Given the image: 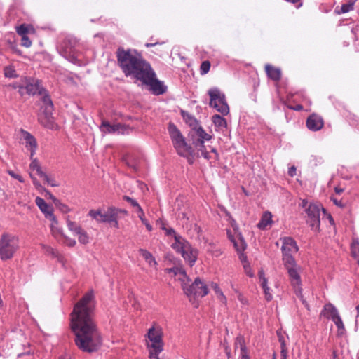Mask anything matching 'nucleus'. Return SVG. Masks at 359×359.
Wrapping results in <instances>:
<instances>
[{
    "mask_svg": "<svg viewBox=\"0 0 359 359\" xmlns=\"http://www.w3.org/2000/svg\"><path fill=\"white\" fill-rule=\"evenodd\" d=\"M51 231L54 236H57V235H62V231L60 228L57 227V223L55 224L54 222H52L50 224Z\"/></svg>",
    "mask_w": 359,
    "mask_h": 359,
    "instance_id": "obj_41",
    "label": "nucleus"
},
{
    "mask_svg": "<svg viewBox=\"0 0 359 359\" xmlns=\"http://www.w3.org/2000/svg\"><path fill=\"white\" fill-rule=\"evenodd\" d=\"M161 229L165 231V233L167 236H173L174 238H175V236H178L175 230L172 228H167L164 224H162Z\"/></svg>",
    "mask_w": 359,
    "mask_h": 359,
    "instance_id": "obj_44",
    "label": "nucleus"
},
{
    "mask_svg": "<svg viewBox=\"0 0 359 359\" xmlns=\"http://www.w3.org/2000/svg\"><path fill=\"white\" fill-rule=\"evenodd\" d=\"M172 248L180 252L191 266L196 262L198 251L190 245V244L181 236H175V242L172 244Z\"/></svg>",
    "mask_w": 359,
    "mask_h": 359,
    "instance_id": "obj_6",
    "label": "nucleus"
},
{
    "mask_svg": "<svg viewBox=\"0 0 359 359\" xmlns=\"http://www.w3.org/2000/svg\"><path fill=\"white\" fill-rule=\"evenodd\" d=\"M221 251L219 250H215V252H214V255L216 256V257H218L221 255Z\"/></svg>",
    "mask_w": 359,
    "mask_h": 359,
    "instance_id": "obj_64",
    "label": "nucleus"
},
{
    "mask_svg": "<svg viewBox=\"0 0 359 359\" xmlns=\"http://www.w3.org/2000/svg\"><path fill=\"white\" fill-rule=\"evenodd\" d=\"M295 172H296V168L294 166L291 167L290 168V170H288V174L291 177H293L295 175Z\"/></svg>",
    "mask_w": 359,
    "mask_h": 359,
    "instance_id": "obj_57",
    "label": "nucleus"
},
{
    "mask_svg": "<svg viewBox=\"0 0 359 359\" xmlns=\"http://www.w3.org/2000/svg\"><path fill=\"white\" fill-rule=\"evenodd\" d=\"M121 215H127L128 212L124 210L117 209L114 208L112 214L110 215V218L109 219L108 223L110 224L112 226L118 228V219L121 217Z\"/></svg>",
    "mask_w": 359,
    "mask_h": 359,
    "instance_id": "obj_22",
    "label": "nucleus"
},
{
    "mask_svg": "<svg viewBox=\"0 0 359 359\" xmlns=\"http://www.w3.org/2000/svg\"><path fill=\"white\" fill-rule=\"evenodd\" d=\"M272 222L271 214L269 212H266L262 215L261 221L258 223L257 226L261 229H265L268 226H270Z\"/></svg>",
    "mask_w": 359,
    "mask_h": 359,
    "instance_id": "obj_28",
    "label": "nucleus"
},
{
    "mask_svg": "<svg viewBox=\"0 0 359 359\" xmlns=\"http://www.w3.org/2000/svg\"><path fill=\"white\" fill-rule=\"evenodd\" d=\"M25 90L27 93L29 95H35L39 93V95H43L44 89L41 85V82L36 79H29L27 82Z\"/></svg>",
    "mask_w": 359,
    "mask_h": 359,
    "instance_id": "obj_19",
    "label": "nucleus"
},
{
    "mask_svg": "<svg viewBox=\"0 0 359 359\" xmlns=\"http://www.w3.org/2000/svg\"><path fill=\"white\" fill-rule=\"evenodd\" d=\"M140 254L144 257L145 261L148 263L150 266H156L157 264L153 255L147 250L144 249L139 250Z\"/></svg>",
    "mask_w": 359,
    "mask_h": 359,
    "instance_id": "obj_29",
    "label": "nucleus"
},
{
    "mask_svg": "<svg viewBox=\"0 0 359 359\" xmlns=\"http://www.w3.org/2000/svg\"><path fill=\"white\" fill-rule=\"evenodd\" d=\"M298 250L296 241L293 238L291 237L283 238L281 248L283 263L286 262L287 259H294L292 255L297 253Z\"/></svg>",
    "mask_w": 359,
    "mask_h": 359,
    "instance_id": "obj_13",
    "label": "nucleus"
},
{
    "mask_svg": "<svg viewBox=\"0 0 359 359\" xmlns=\"http://www.w3.org/2000/svg\"><path fill=\"white\" fill-rule=\"evenodd\" d=\"M332 200L333 203H334L336 205H337V206H339V207H343V206H344V204L341 203V201H339L338 199L334 198H332Z\"/></svg>",
    "mask_w": 359,
    "mask_h": 359,
    "instance_id": "obj_54",
    "label": "nucleus"
},
{
    "mask_svg": "<svg viewBox=\"0 0 359 359\" xmlns=\"http://www.w3.org/2000/svg\"><path fill=\"white\" fill-rule=\"evenodd\" d=\"M167 272L169 273H172L175 276H178V279L183 283L185 282V280H188L185 271L181 267H175L166 269Z\"/></svg>",
    "mask_w": 359,
    "mask_h": 359,
    "instance_id": "obj_26",
    "label": "nucleus"
},
{
    "mask_svg": "<svg viewBox=\"0 0 359 359\" xmlns=\"http://www.w3.org/2000/svg\"><path fill=\"white\" fill-rule=\"evenodd\" d=\"M229 233V238L231 239V242L233 243V245L236 250L238 252L243 251L246 248V243L244 241L243 238L241 236V235H237L236 237L231 236V235Z\"/></svg>",
    "mask_w": 359,
    "mask_h": 359,
    "instance_id": "obj_23",
    "label": "nucleus"
},
{
    "mask_svg": "<svg viewBox=\"0 0 359 359\" xmlns=\"http://www.w3.org/2000/svg\"><path fill=\"white\" fill-rule=\"evenodd\" d=\"M100 130L104 133H118V134H128L130 128L121 123L111 125L107 121H103L100 127Z\"/></svg>",
    "mask_w": 359,
    "mask_h": 359,
    "instance_id": "obj_15",
    "label": "nucleus"
},
{
    "mask_svg": "<svg viewBox=\"0 0 359 359\" xmlns=\"http://www.w3.org/2000/svg\"><path fill=\"white\" fill-rule=\"evenodd\" d=\"M285 1L294 4L297 8H299L302 5V0H285Z\"/></svg>",
    "mask_w": 359,
    "mask_h": 359,
    "instance_id": "obj_52",
    "label": "nucleus"
},
{
    "mask_svg": "<svg viewBox=\"0 0 359 359\" xmlns=\"http://www.w3.org/2000/svg\"><path fill=\"white\" fill-rule=\"evenodd\" d=\"M64 236V238H65V243L70 246V247H73L76 245V241L74 239H72V238H70L67 236Z\"/></svg>",
    "mask_w": 359,
    "mask_h": 359,
    "instance_id": "obj_47",
    "label": "nucleus"
},
{
    "mask_svg": "<svg viewBox=\"0 0 359 359\" xmlns=\"http://www.w3.org/2000/svg\"><path fill=\"white\" fill-rule=\"evenodd\" d=\"M78 240L81 244H87L89 242V236L85 230H83L78 236Z\"/></svg>",
    "mask_w": 359,
    "mask_h": 359,
    "instance_id": "obj_40",
    "label": "nucleus"
},
{
    "mask_svg": "<svg viewBox=\"0 0 359 359\" xmlns=\"http://www.w3.org/2000/svg\"><path fill=\"white\" fill-rule=\"evenodd\" d=\"M212 287L217 294V298L224 304H226V298L223 294L222 291L219 289L217 285L215 284Z\"/></svg>",
    "mask_w": 359,
    "mask_h": 359,
    "instance_id": "obj_38",
    "label": "nucleus"
},
{
    "mask_svg": "<svg viewBox=\"0 0 359 359\" xmlns=\"http://www.w3.org/2000/svg\"><path fill=\"white\" fill-rule=\"evenodd\" d=\"M283 264L287 271L290 284L295 294L299 298H300L306 308L308 310H309V304L304 298V296L302 292L301 273L303 271L302 267L296 263L295 259H287V260H286V262H284Z\"/></svg>",
    "mask_w": 359,
    "mask_h": 359,
    "instance_id": "obj_3",
    "label": "nucleus"
},
{
    "mask_svg": "<svg viewBox=\"0 0 359 359\" xmlns=\"http://www.w3.org/2000/svg\"><path fill=\"white\" fill-rule=\"evenodd\" d=\"M8 174L13 178L18 180V181H20V182H24V180L22 178V176H20V175L18 174H16L12 170H9L8 171Z\"/></svg>",
    "mask_w": 359,
    "mask_h": 359,
    "instance_id": "obj_48",
    "label": "nucleus"
},
{
    "mask_svg": "<svg viewBox=\"0 0 359 359\" xmlns=\"http://www.w3.org/2000/svg\"><path fill=\"white\" fill-rule=\"evenodd\" d=\"M287 349L281 348L280 351V359H287Z\"/></svg>",
    "mask_w": 359,
    "mask_h": 359,
    "instance_id": "obj_53",
    "label": "nucleus"
},
{
    "mask_svg": "<svg viewBox=\"0 0 359 359\" xmlns=\"http://www.w3.org/2000/svg\"><path fill=\"white\" fill-rule=\"evenodd\" d=\"M177 154L182 156L186 157L190 163H192V158L194 151L192 148L187 144L183 136L172 142Z\"/></svg>",
    "mask_w": 359,
    "mask_h": 359,
    "instance_id": "obj_11",
    "label": "nucleus"
},
{
    "mask_svg": "<svg viewBox=\"0 0 359 359\" xmlns=\"http://www.w3.org/2000/svg\"><path fill=\"white\" fill-rule=\"evenodd\" d=\"M144 83L149 86L156 95L163 94L165 91L163 84L155 78V74L150 67L148 71L140 79Z\"/></svg>",
    "mask_w": 359,
    "mask_h": 359,
    "instance_id": "obj_9",
    "label": "nucleus"
},
{
    "mask_svg": "<svg viewBox=\"0 0 359 359\" xmlns=\"http://www.w3.org/2000/svg\"><path fill=\"white\" fill-rule=\"evenodd\" d=\"M208 95L210 97V105L211 107L215 108L223 115L229 113V108L225 100V95L217 88L210 89Z\"/></svg>",
    "mask_w": 359,
    "mask_h": 359,
    "instance_id": "obj_8",
    "label": "nucleus"
},
{
    "mask_svg": "<svg viewBox=\"0 0 359 359\" xmlns=\"http://www.w3.org/2000/svg\"><path fill=\"white\" fill-rule=\"evenodd\" d=\"M182 287L184 293L189 297L191 301L199 297H203L208 292L206 285L198 278H196L194 282L191 285H188L185 282L182 283Z\"/></svg>",
    "mask_w": 359,
    "mask_h": 359,
    "instance_id": "obj_7",
    "label": "nucleus"
},
{
    "mask_svg": "<svg viewBox=\"0 0 359 359\" xmlns=\"http://www.w3.org/2000/svg\"><path fill=\"white\" fill-rule=\"evenodd\" d=\"M212 122L217 130H222L226 128V120L219 115L213 116Z\"/></svg>",
    "mask_w": 359,
    "mask_h": 359,
    "instance_id": "obj_30",
    "label": "nucleus"
},
{
    "mask_svg": "<svg viewBox=\"0 0 359 359\" xmlns=\"http://www.w3.org/2000/svg\"><path fill=\"white\" fill-rule=\"evenodd\" d=\"M147 228V229L149 231H151L152 230V226L151 225L149 224V223L147 222H146V224H144Z\"/></svg>",
    "mask_w": 359,
    "mask_h": 359,
    "instance_id": "obj_62",
    "label": "nucleus"
},
{
    "mask_svg": "<svg viewBox=\"0 0 359 359\" xmlns=\"http://www.w3.org/2000/svg\"><path fill=\"white\" fill-rule=\"evenodd\" d=\"M260 282H261V286L262 287V289L264 288H266V287H269L267 286V280L266 278H263V279L260 280Z\"/></svg>",
    "mask_w": 359,
    "mask_h": 359,
    "instance_id": "obj_55",
    "label": "nucleus"
},
{
    "mask_svg": "<svg viewBox=\"0 0 359 359\" xmlns=\"http://www.w3.org/2000/svg\"><path fill=\"white\" fill-rule=\"evenodd\" d=\"M93 294L86 293L74 306L71 325L75 334V342L83 351L93 352L101 345V338L93 318Z\"/></svg>",
    "mask_w": 359,
    "mask_h": 359,
    "instance_id": "obj_1",
    "label": "nucleus"
},
{
    "mask_svg": "<svg viewBox=\"0 0 359 359\" xmlns=\"http://www.w3.org/2000/svg\"><path fill=\"white\" fill-rule=\"evenodd\" d=\"M332 320L338 328L339 334H342L344 331V325L339 315L338 316H335Z\"/></svg>",
    "mask_w": 359,
    "mask_h": 359,
    "instance_id": "obj_36",
    "label": "nucleus"
},
{
    "mask_svg": "<svg viewBox=\"0 0 359 359\" xmlns=\"http://www.w3.org/2000/svg\"><path fill=\"white\" fill-rule=\"evenodd\" d=\"M265 298L267 301H271L272 299V294L269 292V287H266L263 289Z\"/></svg>",
    "mask_w": 359,
    "mask_h": 359,
    "instance_id": "obj_50",
    "label": "nucleus"
},
{
    "mask_svg": "<svg viewBox=\"0 0 359 359\" xmlns=\"http://www.w3.org/2000/svg\"><path fill=\"white\" fill-rule=\"evenodd\" d=\"M67 226L68 229L75 236H78L83 230L79 224L69 219L67 220Z\"/></svg>",
    "mask_w": 359,
    "mask_h": 359,
    "instance_id": "obj_33",
    "label": "nucleus"
},
{
    "mask_svg": "<svg viewBox=\"0 0 359 359\" xmlns=\"http://www.w3.org/2000/svg\"><path fill=\"white\" fill-rule=\"evenodd\" d=\"M210 68V63L209 61H204L201 65V74H207Z\"/></svg>",
    "mask_w": 359,
    "mask_h": 359,
    "instance_id": "obj_42",
    "label": "nucleus"
},
{
    "mask_svg": "<svg viewBox=\"0 0 359 359\" xmlns=\"http://www.w3.org/2000/svg\"><path fill=\"white\" fill-rule=\"evenodd\" d=\"M238 346L241 348V359H250L248 356L247 350L244 345V339L241 336L238 337L236 340V346L237 347Z\"/></svg>",
    "mask_w": 359,
    "mask_h": 359,
    "instance_id": "obj_32",
    "label": "nucleus"
},
{
    "mask_svg": "<svg viewBox=\"0 0 359 359\" xmlns=\"http://www.w3.org/2000/svg\"><path fill=\"white\" fill-rule=\"evenodd\" d=\"M150 358L151 359H160L158 358V355H154L153 352L151 353Z\"/></svg>",
    "mask_w": 359,
    "mask_h": 359,
    "instance_id": "obj_63",
    "label": "nucleus"
},
{
    "mask_svg": "<svg viewBox=\"0 0 359 359\" xmlns=\"http://www.w3.org/2000/svg\"><path fill=\"white\" fill-rule=\"evenodd\" d=\"M244 266V269H245V273H246L248 276H249L252 277V276H253V274L251 273L250 267H249V266H247V265H245V264H244V266Z\"/></svg>",
    "mask_w": 359,
    "mask_h": 359,
    "instance_id": "obj_56",
    "label": "nucleus"
},
{
    "mask_svg": "<svg viewBox=\"0 0 359 359\" xmlns=\"http://www.w3.org/2000/svg\"><path fill=\"white\" fill-rule=\"evenodd\" d=\"M21 45L26 48H29L32 46V41L27 36H22Z\"/></svg>",
    "mask_w": 359,
    "mask_h": 359,
    "instance_id": "obj_45",
    "label": "nucleus"
},
{
    "mask_svg": "<svg viewBox=\"0 0 359 359\" xmlns=\"http://www.w3.org/2000/svg\"><path fill=\"white\" fill-rule=\"evenodd\" d=\"M42 95H43L42 102H43V106L41 110H43V109H53L52 101H51L50 97L46 94L45 90L43 91V94Z\"/></svg>",
    "mask_w": 359,
    "mask_h": 359,
    "instance_id": "obj_35",
    "label": "nucleus"
},
{
    "mask_svg": "<svg viewBox=\"0 0 359 359\" xmlns=\"http://www.w3.org/2000/svg\"><path fill=\"white\" fill-rule=\"evenodd\" d=\"M306 125L309 130H318L323 126V120L320 116L313 114L307 118Z\"/></svg>",
    "mask_w": 359,
    "mask_h": 359,
    "instance_id": "obj_21",
    "label": "nucleus"
},
{
    "mask_svg": "<svg viewBox=\"0 0 359 359\" xmlns=\"http://www.w3.org/2000/svg\"><path fill=\"white\" fill-rule=\"evenodd\" d=\"M334 191L337 194H340L344 191V189L340 187H335Z\"/></svg>",
    "mask_w": 359,
    "mask_h": 359,
    "instance_id": "obj_60",
    "label": "nucleus"
},
{
    "mask_svg": "<svg viewBox=\"0 0 359 359\" xmlns=\"http://www.w3.org/2000/svg\"><path fill=\"white\" fill-rule=\"evenodd\" d=\"M265 69L268 76L273 81H278L281 77V72L279 69L276 68L270 65L265 66Z\"/></svg>",
    "mask_w": 359,
    "mask_h": 359,
    "instance_id": "obj_24",
    "label": "nucleus"
},
{
    "mask_svg": "<svg viewBox=\"0 0 359 359\" xmlns=\"http://www.w3.org/2000/svg\"><path fill=\"white\" fill-rule=\"evenodd\" d=\"M60 209L63 212H68L69 208L65 205H61Z\"/></svg>",
    "mask_w": 359,
    "mask_h": 359,
    "instance_id": "obj_61",
    "label": "nucleus"
},
{
    "mask_svg": "<svg viewBox=\"0 0 359 359\" xmlns=\"http://www.w3.org/2000/svg\"><path fill=\"white\" fill-rule=\"evenodd\" d=\"M32 161L29 165V176L32 180L33 184L39 191L43 190V187L41 186L40 182L37 180V179L34 176L33 172H36V174L39 175L40 177H43L45 176V172L43 171L41 166L40 165L39 161L36 158H32Z\"/></svg>",
    "mask_w": 359,
    "mask_h": 359,
    "instance_id": "obj_16",
    "label": "nucleus"
},
{
    "mask_svg": "<svg viewBox=\"0 0 359 359\" xmlns=\"http://www.w3.org/2000/svg\"><path fill=\"white\" fill-rule=\"evenodd\" d=\"M126 164L129 166V167H131L133 168L135 170H137V166L136 164L133 163L132 162V159L130 158H128V159H126Z\"/></svg>",
    "mask_w": 359,
    "mask_h": 359,
    "instance_id": "obj_51",
    "label": "nucleus"
},
{
    "mask_svg": "<svg viewBox=\"0 0 359 359\" xmlns=\"http://www.w3.org/2000/svg\"><path fill=\"white\" fill-rule=\"evenodd\" d=\"M324 316L327 318L334 319L335 316H338L339 313L337 309L331 304H327L325 306L323 311Z\"/></svg>",
    "mask_w": 359,
    "mask_h": 359,
    "instance_id": "obj_25",
    "label": "nucleus"
},
{
    "mask_svg": "<svg viewBox=\"0 0 359 359\" xmlns=\"http://www.w3.org/2000/svg\"><path fill=\"white\" fill-rule=\"evenodd\" d=\"M148 338L151 342L149 346L152 348L151 352L154 355H158L162 351L163 342L161 336V330L160 328L151 327L148 331Z\"/></svg>",
    "mask_w": 359,
    "mask_h": 359,
    "instance_id": "obj_10",
    "label": "nucleus"
},
{
    "mask_svg": "<svg viewBox=\"0 0 359 359\" xmlns=\"http://www.w3.org/2000/svg\"><path fill=\"white\" fill-rule=\"evenodd\" d=\"M114 207L108 208L107 210L102 209H92L89 210L88 216L97 223H108L110 215L112 214Z\"/></svg>",
    "mask_w": 359,
    "mask_h": 359,
    "instance_id": "obj_14",
    "label": "nucleus"
},
{
    "mask_svg": "<svg viewBox=\"0 0 359 359\" xmlns=\"http://www.w3.org/2000/svg\"><path fill=\"white\" fill-rule=\"evenodd\" d=\"M21 133L22 139L25 141V147L30 150V157L31 158H32L37 146L36 139L34 137V136H32L27 131L22 130Z\"/></svg>",
    "mask_w": 359,
    "mask_h": 359,
    "instance_id": "obj_20",
    "label": "nucleus"
},
{
    "mask_svg": "<svg viewBox=\"0 0 359 359\" xmlns=\"http://www.w3.org/2000/svg\"><path fill=\"white\" fill-rule=\"evenodd\" d=\"M168 130L172 142L183 136L177 127L172 123H169Z\"/></svg>",
    "mask_w": 359,
    "mask_h": 359,
    "instance_id": "obj_31",
    "label": "nucleus"
},
{
    "mask_svg": "<svg viewBox=\"0 0 359 359\" xmlns=\"http://www.w3.org/2000/svg\"><path fill=\"white\" fill-rule=\"evenodd\" d=\"M138 212H139V218L140 219V220L142 221V222L143 224H146V222H147V220L144 218V212H143V210L142 209L141 207H139V209L137 210Z\"/></svg>",
    "mask_w": 359,
    "mask_h": 359,
    "instance_id": "obj_49",
    "label": "nucleus"
},
{
    "mask_svg": "<svg viewBox=\"0 0 359 359\" xmlns=\"http://www.w3.org/2000/svg\"><path fill=\"white\" fill-rule=\"evenodd\" d=\"M353 8H354V1H349L347 4H342V6L341 7V11L339 12V13H348V12L353 10Z\"/></svg>",
    "mask_w": 359,
    "mask_h": 359,
    "instance_id": "obj_37",
    "label": "nucleus"
},
{
    "mask_svg": "<svg viewBox=\"0 0 359 359\" xmlns=\"http://www.w3.org/2000/svg\"><path fill=\"white\" fill-rule=\"evenodd\" d=\"M33 29L32 27L30 25H27L25 24L21 25L18 27H17V33L21 36H27L26 34L29 33L30 31Z\"/></svg>",
    "mask_w": 359,
    "mask_h": 359,
    "instance_id": "obj_34",
    "label": "nucleus"
},
{
    "mask_svg": "<svg viewBox=\"0 0 359 359\" xmlns=\"http://www.w3.org/2000/svg\"><path fill=\"white\" fill-rule=\"evenodd\" d=\"M42 178L45 180V182L48 184L50 185L51 187L58 186L57 183L50 175H48L47 174H45V176H43Z\"/></svg>",
    "mask_w": 359,
    "mask_h": 359,
    "instance_id": "obj_43",
    "label": "nucleus"
},
{
    "mask_svg": "<svg viewBox=\"0 0 359 359\" xmlns=\"http://www.w3.org/2000/svg\"><path fill=\"white\" fill-rule=\"evenodd\" d=\"M123 198H124V200L129 202L133 207H136L137 208V210L139 209V207H140L136 201L133 200V198H130L129 196H125L123 197Z\"/></svg>",
    "mask_w": 359,
    "mask_h": 359,
    "instance_id": "obj_46",
    "label": "nucleus"
},
{
    "mask_svg": "<svg viewBox=\"0 0 359 359\" xmlns=\"http://www.w3.org/2000/svg\"><path fill=\"white\" fill-rule=\"evenodd\" d=\"M356 310H357V316H356L355 324H356V325H358V324L359 323V305L357 306Z\"/></svg>",
    "mask_w": 359,
    "mask_h": 359,
    "instance_id": "obj_59",
    "label": "nucleus"
},
{
    "mask_svg": "<svg viewBox=\"0 0 359 359\" xmlns=\"http://www.w3.org/2000/svg\"><path fill=\"white\" fill-rule=\"evenodd\" d=\"M19 248L18 238L5 232L0 238V258L2 260L11 259Z\"/></svg>",
    "mask_w": 359,
    "mask_h": 359,
    "instance_id": "obj_5",
    "label": "nucleus"
},
{
    "mask_svg": "<svg viewBox=\"0 0 359 359\" xmlns=\"http://www.w3.org/2000/svg\"><path fill=\"white\" fill-rule=\"evenodd\" d=\"M189 137L194 147L198 152L200 151L201 153V156L205 159L212 158V154L217 158V154L215 149H211L210 152L206 150L204 141L210 140L212 136L205 133L201 126L193 128L189 133Z\"/></svg>",
    "mask_w": 359,
    "mask_h": 359,
    "instance_id": "obj_4",
    "label": "nucleus"
},
{
    "mask_svg": "<svg viewBox=\"0 0 359 359\" xmlns=\"http://www.w3.org/2000/svg\"><path fill=\"white\" fill-rule=\"evenodd\" d=\"M4 75L6 77L15 78L17 76L14 67L11 65L4 67Z\"/></svg>",
    "mask_w": 359,
    "mask_h": 359,
    "instance_id": "obj_39",
    "label": "nucleus"
},
{
    "mask_svg": "<svg viewBox=\"0 0 359 359\" xmlns=\"http://www.w3.org/2000/svg\"><path fill=\"white\" fill-rule=\"evenodd\" d=\"M35 202L41 211L45 214L46 217L50 219L51 222H54L55 224H57V219L53 213L52 208L48 205L43 198L40 197H36Z\"/></svg>",
    "mask_w": 359,
    "mask_h": 359,
    "instance_id": "obj_17",
    "label": "nucleus"
},
{
    "mask_svg": "<svg viewBox=\"0 0 359 359\" xmlns=\"http://www.w3.org/2000/svg\"><path fill=\"white\" fill-rule=\"evenodd\" d=\"M279 341L280 343L281 348H287L285 341L282 337H279Z\"/></svg>",
    "mask_w": 359,
    "mask_h": 359,
    "instance_id": "obj_58",
    "label": "nucleus"
},
{
    "mask_svg": "<svg viewBox=\"0 0 359 359\" xmlns=\"http://www.w3.org/2000/svg\"><path fill=\"white\" fill-rule=\"evenodd\" d=\"M320 205L316 204H310L306 208V222L313 230H318L320 226Z\"/></svg>",
    "mask_w": 359,
    "mask_h": 359,
    "instance_id": "obj_12",
    "label": "nucleus"
},
{
    "mask_svg": "<svg viewBox=\"0 0 359 359\" xmlns=\"http://www.w3.org/2000/svg\"><path fill=\"white\" fill-rule=\"evenodd\" d=\"M118 62L126 76L133 75L137 79L149 70L150 65L135 50H125L119 48L117 50Z\"/></svg>",
    "mask_w": 359,
    "mask_h": 359,
    "instance_id": "obj_2",
    "label": "nucleus"
},
{
    "mask_svg": "<svg viewBox=\"0 0 359 359\" xmlns=\"http://www.w3.org/2000/svg\"><path fill=\"white\" fill-rule=\"evenodd\" d=\"M52 111L53 109H43L39 114V120L45 127L54 129L55 124L52 116Z\"/></svg>",
    "mask_w": 359,
    "mask_h": 359,
    "instance_id": "obj_18",
    "label": "nucleus"
},
{
    "mask_svg": "<svg viewBox=\"0 0 359 359\" xmlns=\"http://www.w3.org/2000/svg\"><path fill=\"white\" fill-rule=\"evenodd\" d=\"M63 55L67 59L72 62L76 63L78 60V55H76L75 49L71 46H65L63 48Z\"/></svg>",
    "mask_w": 359,
    "mask_h": 359,
    "instance_id": "obj_27",
    "label": "nucleus"
}]
</instances>
